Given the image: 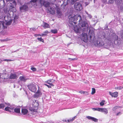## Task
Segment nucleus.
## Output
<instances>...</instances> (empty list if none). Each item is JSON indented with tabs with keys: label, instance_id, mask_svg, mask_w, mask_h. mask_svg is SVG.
<instances>
[{
	"label": "nucleus",
	"instance_id": "nucleus-1",
	"mask_svg": "<svg viewBox=\"0 0 123 123\" xmlns=\"http://www.w3.org/2000/svg\"><path fill=\"white\" fill-rule=\"evenodd\" d=\"M69 19V23L71 25L75 24L76 23V22L78 19H79V24H80V22L82 21V20L81 18V16L79 15H76L73 17H72L71 15H69L68 16Z\"/></svg>",
	"mask_w": 123,
	"mask_h": 123
},
{
	"label": "nucleus",
	"instance_id": "nucleus-2",
	"mask_svg": "<svg viewBox=\"0 0 123 123\" xmlns=\"http://www.w3.org/2000/svg\"><path fill=\"white\" fill-rule=\"evenodd\" d=\"M39 104L37 101L35 100L33 104L32 107H30L29 109L31 111L37 112Z\"/></svg>",
	"mask_w": 123,
	"mask_h": 123
},
{
	"label": "nucleus",
	"instance_id": "nucleus-3",
	"mask_svg": "<svg viewBox=\"0 0 123 123\" xmlns=\"http://www.w3.org/2000/svg\"><path fill=\"white\" fill-rule=\"evenodd\" d=\"M94 44L95 46L102 47L105 45V43L102 38H98L97 40Z\"/></svg>",
	"mask_w": 123,
	"mask_h": 123
},
{
	"label": "nucleus",
	"instance_id": "nucleus-4",
	"mask_svg": "<svg viewBox=\"0 0 123 123\" xmlns=\"http://www.w3.org/2000/svg\"><path fill=\"white\" fill-rule=\"evenodd\" d=\"M27 86L29 90L31 92H35L36 91L37 88L35 84L33 83L30 84Z\"/></svg>",
	"mask_w": 123,
	"mask_h": 123
},
{
	"label": "nucleus",
	"instance_id": "nucleus-5",
	"mask_svg": "<svg viewBox=\"0 0 123 123\" xmlns=\"http://www.w3.org/2000/svg\"><path fill=\"white\" fill-rule=\"evenodd\" d=\"M80 38L84 42H86L87 41V35L86 33L84 32L83 33L80 35Z\"/></svg>",
	"mask_w": 123,
	"mask_h": 123
},
{
	"label": "nucleus",
	"instance_id": "nucleus-6",
	"mask_svg": "<svg viewBox=\"0 0 123 123\" xmlns=\"http://www.w3.org/2000/svg\"><path fill=\"white\" fill-rule=\"evenodd\" d=\"M75 9L77 10L80 11L82 9L81 5L79 2H76L74 4Z\"/></svg>",
	"mask_w": 123,
	"mask_h": 123
},
{
	"label": "nucleus",
	"instance_id": "nucleus-7",
	"mask_svg": "<svg viewBox=\"0 0 123 123\" xmlns=\"http://www.w3.org/2000/svg\"><path fill=\"white\" fill-rule=\"evenodd\" d=\"M42 94L40 91V90H38L37 92L34 95V97L35 98H38L41 96Z\"/></svg>",
	"mask_w": 123,
	"mask_h": 123
},
{
	"label": "nucleus",
	"instance_id": "nucleus-8",
	"mask_svg": "<svg viewBox=\"0 0 123 123\" xmlns=\"http://www.w3.org/2000/svg\"><path fill=\"white\" fill-rule=\"evenodd\" d=\"M86 118L89 120H91L92 121L95 122H97L98 120L97 119L89 116H86Z\"/></svg>",
	"mask_w": 123,
	"mask_h": 123
},
{
	"label": "nucleus",
	"instance_id": "nucleus-9",
	"mask_svg": "<svg viewBox=\"0 0 123 123\" xmlns=\"http://www.w3.org/2000/svg\"><path fill=\"white\" fill-rule=\"evenodd\" d=\"M14 108L12 107H6L5 108V110L7 111L11 112L13 111Z\"/></svg>",
	"mask_w": 123,
	"mask_h": 123
},
{
	"label": "nucleus",
	"instance_id": "nucleus-10",
	"mask_svg": "<svg viewBox=\"0 0 123 123\" xmlns=\"http://www.w3.org/2000/svg\"><path fill=\"white\" fill-rule=\"evenodd\" d=\"M109 94L112 97L115 98L117 97L118 93V92H109Z\"/></svg>",
	"mask_w": 123,
	"mask_h": 123
},
{
	"label": "nucleus",
	"instance_id": "nucleus-11",
	"mask_svg": "<svg viewBox=\"0 0 123 123\" xmlns=\"http://www.w3.org/2000/svg\"><path fill=\"white\" fill-rule=\"evenodd\" d=\"M49 13L51 14H54L55 13V10L53 8L50 7L49 10Z\"/></svg>",
	"mask_w": 123,
	"mask_h": 123
},
{
	"label": "nucleus",
	"instance_id": "nucleus-12",
	"mask_svg": "<svg viewBox=\"0 0 123 123\" xmlns=\"http://www.w3.org/2000/svg\"><path fill=\"white\" fill-rule=\"evenodd\" d=\"M17 75L16 74L11 73L9 77V78L11 79H16L17 78Z\"/></svg>",
	"mask_w": 123,
	"mask_h": 123
},
{
	"label": "nucleus",
	"instance_id": "nucleus-13",
	"mask_svg": "<svg viewBox=\"0 0 123 123\" xmlns=\"http://www.w3.org/2000/svg\"><path fill=\"white\" fill-rule=\"evenodd\" d=\"M28 112V110L25 108H23L22 109L21 113L23 115H25L27 114Z\"/></svg>",
	"mask_w": 123,
	"mask_h": 123
},
{
	"label": "nucleus",
	"instance_id": "nucleus-14",
	"mask_svg": "<svg viewBox=\"0 0 123 123\" xmlns=\"http://www.w3.org/2000/svg\"><path fill=\"white\" fill-rule=\"evenodd\" d=\"M99 111L104 113L105 114H107L108 113V110L107 109L105 108H100Z\"/></svg>",
	"mask_w": 123,
	"mask_h": 123
},
{
	"label": "nucleus",
	"instance_id": "nucleus-15",
	"mask_svg": "<svg viewBox=\"0 0 123 123\" xmlns=\"http://www.w3.org/2000/svg\"><path fill=\"white\" fill-rule=\"evenodd\" d=\"M28 8L27 6L26 5H24L23 6H21L20 8V10L21 12L22 10H26Z\"/></svg>",
	"mask_w": 123,
	"mask_h": 123
},
{
	"label": "nucleus",
	"instance_id": "nucleus-16",
	"mask_svg": "<svg viewBox=\"0 0 123 123\" xmlns=\"http://www.w3.org/2000/svg\"><path fill=\"white\" fill-rule=\"evenodd\" d=\"M75 25H70L71 26H74V30L76 32L78 33L79 32V29L78 28L77 26H74Z\"/></svg>",
	"mask_w": 123,
	"mask_h": 123
},
{
	"label": "nucleus",
	"instance_id": "nucleus-17",
	"mask_svg": "<svg viewBox=\"0 0 123 123\" xmlns=\"http://www.w3.org/2000/svg\"><path fill=\"white\" fill-rule=\"evenodd\" d=\"M14 110V112L16 113H20V108L16 107L15 108Z\"/></svg>",
	"mask_w": 123,
	"mask_h": 123
},
{
	"label": "nucleus",
	"instance_id": "nucleus-18",
	"mask_svg": "<svg viewBox=\"0 0 123 123\" xmlns=\"http://www.w3.org/2000/svg\"><path fill=\"white\" fill-rule=\"evenodd\" d=\"M76 116H75L74 117H73L72 119H70L67 120H65V121L66 122H67V123H69L70 122H72L73 121H74L75 118H76Z\"/></svg>",
	"mask_w": 123,
	"mask_h": 123
},
{
	"label": "nucleus",
	"instance_id": "nucleus-19",
	"mask_svg": "<svg viewBox=\"0 0 123 123\" xmlns=\"http://www.w3.org/2000/svg\"><path fill=\"white\" fill-rule=\"evenodd\" d=\"M43 25L42 26L44 28H49V25L48 23L44 22H43Z\"/></svg>",
	"mask_w": 123,
	"mask_h": 123
},
{
	"label": "nucleus",
	"instance_id": "nucleus-20",
	"mask_svg": "<svg viewBox=\"0 0 123 123\" xmlns=\"http://www.w3.org/2000/svg\"><path fill=\"white\" fill-rule=\"evenodd\" d=\"M19 79L21 81L24 82H25L27 79H26L25 77L23 76H20L19 77Z\"/></svg>",
	"mask_w": 123,
	"mask_h": 123
},
{
	"label": "nucleus",
	"instance_id": "nucleus-21",
	"mask_svg": "<svg viewBox=\"0 0 123 123\" xmlns=\"http://www.w3.org/2000/svg\"><path fill=\"white\" fill-rule=\"evenodd\" d=\"M9 8L11 10V11L13 13V12H15L16 11L15 8L14 6L12 5L10 6Z\"/></svg>",
	"mask_w": 123,
	"mask_h": 123
},
{
	"label": "nucleus",
	"instance_id": "nucleus-22",
	"mask_svg": "<svg viewBox=\"0 0 123 123\" xmlns=\"http://www.w3.org/2000/svg\"><path fill=\"white\" fill-rule=\"evenodd\" d=\"M51 80H49L47 81H45V82L49 84L50 85L52 86H54V85H53V84L52 83H51Z\"/></svg>",
	"mask_w": 123,
	"mask_h": 123
},
{
	"label": "nucleus",
	"instance_id": "nucleus-23",
	"mask_svg": "<svg viewBox=\"0 0 123 123\" xmlns=\"http://www.w3.org/2000/svg\"><path fill=\"white\" fill-rule=\"evenodd\" d=\"M87 24V23L84 21H82L81 23V25H80L81 27H85L86 26V25Z\"/></svg>",
	"mask_w": 123,
	"mask_h": 123
},
{
	"label": "nucleus",
	"instance_id": "nucleus-24",
	"mask_svg": "<svg viewBox=\"0 0 123 123\" xmlns=\"http://www.w3.org/2000/svg\"><path fill=\"white\" fill-rule=\"evenodd\" d=\"M43 5L45 7H47L49 5V3L48 2H44L43 3Z\"/></svg>",
	"mask_w": 123,
	"mask_h": 123
},
{
	"label": "nucleus",
	"instance_id": "nucleus-25",
	"mask_svg": "<svg viewBox=\"0 0 123 123\" xmlns=\"http://www.w3.org/2000/svg\"><path fill=\"white\" fill-rule=\"evenodd\" d=\"M43 33H45L46 34H41V35L43 37V36H47V34L49 33V32L48 31H47L46 30L44 32H43Z\"/></svg>",
	"mask_w": 123,
	"mask_h": 123
},
{
	"label": "nucleus",
	"instance_id": "nucleus-26",
	"mask_svg": "<svg viewBox=\"0 0 123 123\" xmlns=\"http://www.w3.org/2000/svg\"><path fill=\"white\" fill-rule=\"evenodd\" d=\"M122 108V107L116 106L113 107L112 108V110L113 111H115L116 109L119 108Z\"/></svg>",
	"mask_w": 123,
	"mask_h": 123
},
{
	"label": "nucleus",
	"instance_id": "nucleus-27",
	"mask_svg": "<svg viewBox=\"0 0 123 123\" xmlns=\"http://www.w3.org/2000/svg\"><path fill=\"white\" fill-rule=\"evenodd\" d=\"M114 0H106V2L108 4L112 3Z\"/></svg>",
	"mask_w": 123,
	"mask_h": 123
},
{
	"label": "nucleus",
	"instance_id": "nucleus-28",
	"mask_svg": "<svg viewBox=\"0 0 123 123\" xmlns=\"http://www.w3.org/2000/svg\"><path fill=\"white\" fill-rule=\"evenodd\" d=\"M51 31L52 33L53 34H56L57 33V29L51 30Z\"/></svg>",
	"mask_w": 123,
	"mask_h": 123
},
{
	"label": "nucleus",
	"instance_id": "nucleus-29",
	"mask_svg": "<svg viewBox=\"0 0 123 123\" xmlns=\"http://www.w3.org/2000/svg\"><path fill=\"white\" fill-rule=\"evenodd\" d=\"M79 92L81 94H84L85 93L87 95L88 94V92L86 91H80Z\"/></svg>",
	"mask_w": 123,
	"mask_h": 123
},
{
	"label": "nucleus",
	"instance_id": "nucleus-30",
	"mask_svg": "<svg viewBox=\"0 0 123 123\" xmlns=\"http://www.w3.org/2000/svg\"><path fill=\"white\" fill-rule=\"evenodd\" d=\"M105 101V100H102L100 103V105L101 106H103L104 105Z\"/></svg>",
	"mask_w": 123,
	"mask_h": 123
},
{
	"label": "nucleus",
	"instance_id": "nucleus-31",
	"mask_svg": "<svg viewBox=\"0 0 123 123\" xmlns=\"http://www.w3.org/2000/svg\"><path fill=\"white\" fill-rule=\"evenodd\" d=\"M37 39L39 41L42 42L43 43H44V42L43 39L41 37L40 38L38 37L37 38Z\"/></svg>",
	"mask_w": 123,
	"mask_h": 123
},
{
	"label": "nucleus",
	"instance_id": "nucleus-32",
	"mask_svg": "<svg viewBox=\"0 0 123 123\" xmlns=\"http://www.w3.org/2000/svg\"><path fill=\"white\" fill-rule=\"evenodd\" d=\"M95 92L96 90L95 89L93 88H92L91 94H93L95 93Z\"/></svg>",
	"mask_w": 123,
	"mask_h": 123
},
{
	"label": "nucleus",
	"instance_id": "nucleus-33",
	"mask_svg": "<svg viewBox=\"0 0 123 123\" xmlns=\"http://www.w3.org/2000/svg\"><path fill=\"white\" fill-rule=\"evenodd\" d=\"M123 86H120L118 87H115V89H116L120 90L122 89L123 88Z\"/></svg>",
	"mask_w": 123,
	"mask_h": 123
},
{
	"label": "nucleus",
	"instance_id": "nucleus-34",
	"mask_svg": "<svg viewBox=\"0 0 123 123\" xmlns=\"http://www.w3.org/2000/svg\"><path fill=\"white\" fill-rule=\"evenodd\" d=\"M12 20L10 19L9 21L7 22L6 23V25H11L12 23Z\"/></svg>",
	"mask_w": 123,
	"mask_h": 123
},
{
	"label": "nucleus",
	"instance_id": "nucleus-35",
	"mask_svg": "<svg viewBox=\"0 0 123 123\" xmlns=\"http://www.w3.org/2000/svg\"><path fill=\"white\" fill-rule=\"evenodd\" d=\"M100 108H92V109L94 111H99L100 109Z\"/></svg>",
	"mask_w": 123,
	"mask_h": 123
},
{
	"label": "nucleus",
	"instance_id": "nucleus-36",
	"mask_svg": "<svg viewBox=\"0 0 123 123\" xmlns=\"http://www.w3.org/2000/svg\"><path fill=\"white\" fill-rule=\"evenodd\" d=\"M31 69L33 71H36V69L35 68H34L32 66Z\"/></svg>",
	"mask_w": 123,
	"mask_h": 123
},
{
	"label": "nucleus",
	"instance_id": "nucleus-37",
	"mask_svg": "<svg viewBox=\"0 0 123 123\" xmlns=\"http://www.w3.org/2000/svg\"><path fill=\"white\" fill-rule=\"evenodd\" d=\"M38 0H31V2L35 3Z\"/></svg>",
	"mask_w": 123,
	"mask_h": 123
},
{
	"label": "nucleus",
	"instance_id": "nucleus-38",
	"mask_svg": "<svg viewBox=\"0 0 123 123\" xmlns=\"http://www.w3.org/2000/svg\"><path fill=\"white\" fill-rule=\"evenodd\" d=\"M4 61H6L8 62V61H13V60H11V59H5L3 60Z\"/></svg>",
	"mask_w": 123,
	"mask_h": 123
},
{
	"label": "nucleus",
	"instance_id": "nucleus-39",
	"mask_svg": "<svg viewBox=\"0 0 123 123\" xmlns=\"http://www.w3.org/2000/svg\"><path fill=\"white\" fill-rule=\"evenodd\" d=\"M11 40V39H9L8 38H7L6 39H4V40H2L3 41H7L10 40Z\"/></svg>",
	"mask_w": 123,
	"mask_h": 123
},
{
	"label": "nucleus",
	"instance_id": "nucleus-40",
	"mask_svg": "<svg viewBox=\"0 0 123 123\" xmlns=\"http://www.w3.org/2000/svg\"><path fill=\"white\" fill-rule=\"evenodd\" d=\"M34 36L36 37H37V36H41V35L40 34H35L34 35Z\"/></svg>",
	"mask_w": 123,
	"mask_h": 123
},
{
	"label": "nucleus",
	"instance_id": "nucleus-41",
	"mask_svg": "<svg viewBox=\"0 0 123 123\" xmlns=\"http://www.w3.org/2000/svg\"><path fill=\"white\" fill-rule=\"evenodd\" d=\"M44 85L46 86H47L49 88H51V86H49L48 85H47L46 84H44Z\"/></svg>",
	"mask_w": 123,
	"mask_h": 123
},
{
	"label": "nucleus",
	"instance_id": "nucleus-42",
	"mask_svg": "<svg viewBox=\"0 0 123 123\" xmlns=\"http://www.w3.org/2000/svg\"><path fill=\"white\" fill-rule=\"evenodd\" d=\"M78 0H71V3H73V4H74L76 1Z\"/></svg>",
	"mask_w": 123,
	"mask_h": 123
},
{
	"label": "nucleus",
	"instance_id": "nucleus-43",
	"mask_svg": "<svg viewBox=\"0 0 123 123\" xmlns=\"http://www.w3.org/2000/svg\"><path fill=\"white\" fill-rule=\"evenodd\" d=\"M18 18V17L17 16H16V15L14 17V20L15 21V20L16 19H17Z\"/></svg>",
	"mask_w": 123,
	"mask_h": 123
},
{
	"label": "nucleus",
	"instance_id": "nucleus-44",
	"mask_svg": "<svg viewBox=\"0 0 123 123\" xmlns=\"http://www.w3.org/2000/svg\"><path fill=\"white\" fill-rule=\"evenodd\" d=\"M12 3L15 6L17 5V3L15 0L13 1Z\"/></svg>",
	"mask_w": 123,
	"mask_h": 123
},
{
	"label": "nucleus",
	"instance_id": "nucleus-45",
	"mask_svg": "<svg viewBox=\"0 0 123 123\" xmlns=\"http://www.w3.org/2000/svg\"><path fill=\"white\" fill-rule=\"evenodd\" d=\"M121 114H122V113H121V112H119L117 113V114L116 115L117 116H118V115H121Z\"/></svg>",
	"mask_w": 123,
	"mask_h": 123
},
{
	"label": "nucleus",
	"instance_id": "nucleus-46",
	"mask_svg": "<svg viewBox=\"0 0 123 123\" xmlns=\"http://www.w3.org/2000/svg\"><path fill=\"white\" fill-rule=\"evenodd\" d=\"M68 59L69 60H76L77 59H76L75 58H69Z\"/></svg>",
	"mask_w": 123,
	"mask_h": 123
},
{
	"label": "nucleus",
	"instance_id": "nucleus-47",
	"mask_svg": "<svg viewBox=\"0 0 123 123\" xmlns=\"http://www.w3.org/2000/svg\"><path fill=\"white\" fill-rule=\"evenodd\" d=\"M31 29H32V30L34 31H35L36 30V29L35 28H31Z\"/></svg>",
	"mask_w": 123,
	"mask_h": 123
},
{
	"label": "nucleus",
	"instance_id": "nucleus-48",
	"mask_svg": "<svg viewBox=\"0 0 123 123\" xmlns=\"http://www.w3.org/2000/svg\"><path fill=\"white\" fill-rule=\"evenodd\" d=\"M6 2L8 1H13V0H6Z\"/></svg>",
	"mask_w": 123,
	"mask_h": 123
},
{
	"label": "nucleus",
	"instance_id": "nucleus-49",
	"mask_svg": "<svg viewBox=\"0 0 123 123\" xmlns=\"http://www.w3.org/2000/svg\"><path fill=\"white\" fill-rule=\"evenodd\" d=\"M88 17L90 18H92V16L90 15H88Z\"/></svg>",
	"mask_w": 123,
	"mask_h": 123
},
{
	"label": "nucleus",
	"instance_id": "nucleus-50",
	"mask_svg": "<svg viewBox=\"0 0 123 123\" xmlns=\"http://www.w3.org/2000/svg\"><path fill=\"white\" fill-rule=\"evenodd\" d=\"M60 12V11H57V14H59Z\"/></svg>",
	"mask_w": 123,
	"mask_h": 123
},
{
	"label": "nucleus",
	"instance_id": "nucleus-51",
	"mask_svg": "<svg viewBox=\"0 0 123 123\" xmlns=\"http://www.w3.org/2000/svg\"><path fill=\"white\" fill-rule=\"evenodd\" d=\"M42 0H40V2L41 4H42Z\"/></svg>",
	"mask_w": 123,
	"mask_h": 123
},
{
	"label": "nucleus",
	"instance_id": "nucleus-52",
	"mask_svg": "<svg viewBox=\"0 0 123 123\" xmlns=\"http://www.w3.org/2000/svg\"><path fill=\"white\" fill-rule=\"evenodd\" d=\"M5 74H6L5 73H3V75H4Z\"/></svg>",
	"mask_w": 123,
	"mask_h": 123
},
{
	"label": "nucleus",
	"instance_id": "nucleus-53",
	"mask_svg": "<svg viewBox=\"0 0 123 123\" xmlns=\"http://www.w3.org/2000/svg\"><path fill=\"white\" fill-rule=\"evenodd\" d=\"M4 79H7V78H5V77H4Z\"/></svg>",
	"mask_w": 123,
	"mask_h": 123
},
{
	"label": "nucleus",
	"instance_id": "nucleus-54",
	"mask_svg": "<svg viewBox=\"0 0 123 123\" xmlns=\"http://www.w3.org/2000/svg\"><path fill=\"white\" fill-rule=\"evenodd\" d=\"M46 33H44V34H46Z\"/></svg>",
	"mask_w": 123,
	"mask_h": 123
}]
</instances>
